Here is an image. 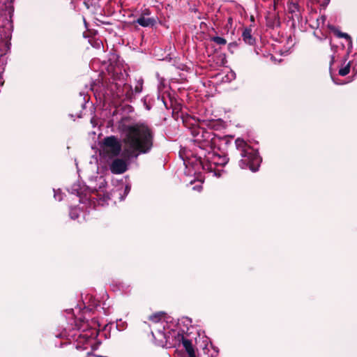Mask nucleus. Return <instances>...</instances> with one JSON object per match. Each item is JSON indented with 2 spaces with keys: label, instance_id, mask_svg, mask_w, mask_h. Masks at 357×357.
<instances>
[{
  "label": "nucleus",
  "instance_id": "1",
  "mask_svg": "<svg viewBox=\"0 0 357 357\" xmlns=\"http://www.w3.org/2000/svg\"><path fill=\"white\" fill-rule=\"evenodd\" d=\"M122 132V155L126 159H137L141 154L151 151L153 146V133L145 124L124 126Z\"/></svg>",
  "mask_w": 357,
  "mask_h": 357
},
{
  "label": "nucleus",
  "instance_id": "2",
  "mask_svg": "<svg viewBox=\"0 0 357 357\" xmlns=\"http://www.w3.org/2000/svg\"><path fill=\"white\" fill-rule=\"evenodd\" d=\"M235 145L242 158L239 161L240 167L241 169L249 167L252 172L257 171L261 161L257 151L241 138H237L235 140Z\"/></svg>",
  "mask_w": 357,
  "mask_h": 357
},
{
  "label": "nucleus",
  "instance_id": "3",
  "mask_svg": "<svg viewBox=\"0 0 357 357\" xmlns=\"http://www.w3.org/2000/svg\"><path fill=\"white\" fill-rule=\"evenodd\" d=\"M149 327L153 337L158 346L163 347L167 342L169 337L164 333L166 322L164 320V313L158 312L149 317Z\"/></svg>",
  "mask_w": 357,
  "mask_h": 357
},
{
  "label": "nucleus",
  "instance_id": "4",
  "mask_svg": "<svg viewBox=\"0 0 357 357\" xmlns=\"http://www.w3.org/2000/svg\"><path fill=\"white\" fill-rule=\"evenodd\" d=\"M204 160L207 164L203 165V168L206 169L210 172H213L215 176H220L221 173L220 170L215 169L218 167H223L228 162V158L225 155H220L215 153H208L205 155Z\"/></svg>",
  "mask_w": 357,
  "mask_h": 357
},
{
  "label": "nucleus",
  "instance_id": "5",
  "mask_svg": "<svg viewBox=\"0 0 357 357\" xmlns=\"http://www.w3.org/2000/svg\"><path fill=\"white\" fill-rule=\"evenodd\" d=\"M100 147L103 155L114 157L119 154L121 148L123 149V144L121 145L117 137L109 136L102 140Z\"/></svg>",
  "mask_w": 357,
  "mask_h": 357
},
{
  "label": "nucleus",
  "instance_id": "6",
  "mask_svg": "<svg viewBox=\"0 0 357 357\" xmlns=\"http://www.w3.org/2000/svg\"><path fill=\"white\" fill-rule=\"evenodd\" d=\"M106 181L103 176H96L95 181L93 179L90 180L89 185L88 186V189L91 192H97V196L102 197L104 201L107 199H109V194H106L105 190L106 186Z\"/></svg>",
  "mask_w": 357,
  "mask_h": 357
},
{
  "label": "nucleus",
  "instance_id": "7",
  "mask_svg": "<svg viewBox=\"0 0 357 357\" xmlns=\"http://www.w3.org/2000/svg\"><path fill=\"white\" fill-rule=\"evenodd\" d=\"M116 158L109 165L111 172L113 174H119L124 173L128 169V160L130 159Z\"/></svg>",
  "mask_w": 357,
  "mask_h": 357
},
{
  "label": "nucleus",
  "instance_id": "8",
  "mask_svg": "<svg viewBox=\"0 0 357 357\" xmlns=\"http://www.w3.org/2000/svg\"><path fill=\"white\" fill-rule=\"evenodd\" d=\"M178 340L179 347H182L185 349L188 357H196L195 349L191 341L185 338L183 335H178Z\"/></svg>",
  "mask_w": 357,
  "mask_h": 357
},
{
  "label": "nucleus",
  "instance_id": "9",
  "mask_svg": "<svg viewBox=\"0 0 357 357\" xmlns=\"http://www.w3.org/2000/svg\"><path fill=\"white\" fill-rule=\"evenodd\" d=\"M136 22L142 26L147 27L153 26L155 21L153 18L141 16L137 20Z\"/></svg>",
  "mask_w": 357,
  "mask_h": 357
},
{
  "label": "nucleus",
  "instance_id": "10",
  "mask_svg": "<svg viewBox=\"0 0 357 357\" xmlns=\"http://www.w3.org/2000/svg\"><path fill=\"white\" fill-rule=\"evenodd\" d=\"M242 37L243 40L249 45H252L255 42V39L251 34L250 29H245L242 33Z\"/></svg>",
  "mask_w": 357,
  "mask_h": 357
},
{
  "label": "nucleus",
  "instance_id": "11",
  "mask_svg": "<svg viewBox=\"0 0 357 357\" xmlns=\"http://www.w3.org/2000/svg\"><path fill=\"white\" fill-rule=\"evenodd\" d=\"M70 192L73 194H76L77 196L80 197L83 194L82 188L78 183L74 184L70 188Z\"/></svg>",
  "mask_w": 357,
  "mask_h": 357
},
{
  "label": "nucleus",
  "instance_id": "12",
  "mask_svg": "<svg viewBox=\"0 0 357 357\" xmlns=\"http://www.w3.org/2000/svg\"><path fill=\"white\" fill-rule=\"evenodd\" d=\"M79 342H84L91 345V341L93 340L92 337L89 336L87 334H81L79 336Z\"/></svg>",
  "mask_w": 357,
  "mask_h": 357
},
{
  "label": "nucleus",
  "instance_id": "13",
  "mask_svg": "<svg viewBox=\"0 0 357 357\" xmlns=\"http://www.w3.org/2000/svg\"><path fill=\"white\" fill-rule=\"evenodd\" d=\"M289 11L291 13H295L298 11V5L294 2H290L288 4Z\"/></svg>",
  "mask_w": 357,
  "mask_h": 357
},
{
  "label": "nucleus",
  "instance_id": "14",
  "mask_svg": "<svg viewBox=\"0 0 357 357\" xmlns=\"http://www.w3.org/2000/svg\"><path fill=\"white\" fill-rule=\"evenodd\" d=\"M350 72V64L348 63L346 66L341 68L339 70V75L341 76H345L348 75Z\"/></svg>",
  "mask_w": 357,
  "mask_h": 357
},
{
  "label": "nucleus",
  "instance_id": "15",
  "mask_svg": "<svg viewBox=\"0 0 357 357\" xmlns=\"http://www.w3.org/2000/svg\"><path fill=\"white\" fill-rule=\"evenodd\" d=\"M79 214V210L77 208H72L70 211V216L72 219H76Z\"/></svg>",
  "mask_w": 357,
  "mask_h": 357
},
{
  "label": "nucleus",
  "instance_id": "16",
  "mask_svg": "<svg viewBox=\"0 0 357 357\" xmlns=\"http://www.w3.org/2000/svg\"><path fill=\"white\" fill-rule=\"evenodd\" d=\"M212 40L213 42H215V43H217L218 45H225L227 43V41L225 38H223L222 37H219V36L213 37L212 38Z\"/></svg>",
  "mask_w": 357,
  "mask_h": 357
},
{
  "label": "nucleus",
  "instance_id": "17",
  "mask_svg": "<svg viewBox=\"0 0 357 357\" xmlns=\"http://www.w3.org/2000/svg\"><path fill=\"white\" fill-rule=\"evenodd\" d=\"M54 197L55 199H56L58 201L62 200L63 195L61 193V191L59 189L56 190H54Z\"/></svg>",
  "mask_w": 357,
  "mask_h": 357
},
{
  "label": "nucleus",
  "instance_id": "18",
  "mask_svg": "<svg viewBox=\"0 0 357 357\" xmlns=\"http://www.w3.org/2000/svg\"><path fill=\"white\" fill-rule=\"evenodd\" d=\"M142 90V81H138L137 85L135 87V92L136 93H139Z\"/></svg>",
  "mask_w": 357,
  "mask_h": 357
},
{
  "label": "nucleus",
  "instance_id": "19",
  "mask_svg": "<svg viewBox=\"0 0 357 357\" xmlns=\"http://www.w3.org/2000/svg\"><path fill=\"white\" fill-rule=\"evenodd\" d=\"M185 354H183L181 351L176 350V356L175 357H184Z\"/></svg>",
  "mask_w": 357,
  "mask_h": 357
},
{
  "label": "nucleus",
  "instance_id": "20",
  "mask_svg": "<svg viewBox=\"0 0 357 357\" xmlns=\"http://www.w3.org/2000/svg\"><path fill=\"white\" fill-rule=\"evenodd\" d=\"M326 20V17L325 16H321L319 19H318V22H321L322 24L324 23Z\"/></svg>",
  "mask_w": 357,
  "mask_h": 357
},
{
  "label": "nucleus",
  "instance_id": "21",
  "mask_svg": "<svg viewBox=\"0 0 357 357\" xmlns=\"http://www.w3.org/2000/svg\"><path fill=\"white\" fill-rule=\"evenodd\" d=\"M89 306H92L94 308H96L98 306V304L96 301H92V304Z\"/></svg>",
  "mask_w": 357,
  "mask_h": 357
},
{
  "label": "nucleus",
  "instance_id": "22",
  "mask_svg": "<svg viewBox=\"0 0 357 357\" xmlns=\"http://www.w3.org/2000/svg\"><path fill=\"white\" fill-rule=\"evenodd\" d=\"M130 188L128 185H126L125 187V193H126V195L128 194V192H130Z\"/></svg>",
  "mask_w": 357,
  "mask_h": 357
},
{
  "label": "nucleus",
  "instance_id": "23",
  "mask_svg": "<svg viewBox=\"0 0 357 357\" xmlns=\"http://www.w3.org/2000/svg\"><path fill=\"white\" fill-rule=\"evenodd\" d=\"M96 121V120L94 118H92V119H91V124L93 125V127H95V126H96V125L97 124Z\"/></svg>",
  "mask_w": 357,
  "mask_h": 357
},
{
  "label": "nucleus",
  "instance_id": "24",
  "mask_svg": "<svg viewBox=\"0 0 357 357\" xmlns=\"http://www.w3.org/2000/svg\"><path fill=\"white\" fill-rule=\"evenodd\" d=\"M340 36L345 38L349 37L348 34L345 33H340Z\"/></svg>",
  "mask_w": 357,
  "mask_h": 357
},
{
  "label": "nucleus",
  "instance_id": "25",
  "mask_svg": "<svg viewBox=\"0 0 357 357\" xmlns=\"http://www.w3.org/2000/svg\"><path fill=\"white\" fill-rule=\"evenodd\" d=\"M193 189H194V190H198V191H200V190H201V189H202V186H201V185H199V186H195V187L193 188Z\"/></svg>",
  "mask_w": 357,
  "mask_h": 357
},
{
  "label": "nucleus",
  "instance_id": "26",
  "mask_svg": "<svg viewBox=\"0 0 357 357\" xmlns=\"http://www.w3.org/2000/svg\"><path fill=\"white\" fill-rule=\"evenodd\" d=\"M330 2V0H324V3L327 5Z\"/></svg>",
  "mask_w": 357,
  "mask_h": 357
},
{
  "label": "nucleus",
  "instance_id": "27",
  "mask_svg": "<svg viewBox=\"0 0 357 357\" xmlns=\"http://www.w3.org/2000/svg\"><path fill=\"white\" fill-rule=\"evenodd\" d=\"M91 299H93V301H96L94 298H93V297H91Z\"/></svg>",
  "mask_w": 357,
  "mask_h": 357
},
{
  "label": "nucleus",
  "instance_id": "28",
  "mask_svg": "<svg viewBox=\"0 0 357 357\" xmlns=\"http://www.w3.org/2000/svg\"><path fill=\"white\" fill-rule=\"evenodd\" d=\"M234 73H231V76L234 77Z\"/></svg>",
  "mask_w": 357,
  "mask_h": 357
},
{
  "label": "nucleus",
  "instance_id": "29",
  "mask_svg": "<svg viewBox=\"0 0 357 357\" xmlns=\"http://www.w3.org/2000/svg\"><path fill=\"white\" fill-rule=\"evenodd\" d=\"M0 85H3V82H1V83H0Z\"/></svg>",
  "mask_w": 357,
  "mask_h": 357
}]
</instances>
